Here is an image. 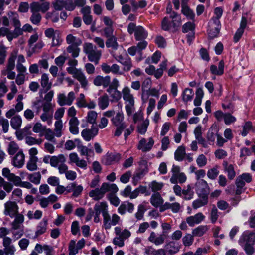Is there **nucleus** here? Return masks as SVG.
I'll list each match as a JSON object with an SVG mask.
<instances>
[{
	"mask_svg": "<svg viewBox=\"0 0 255 255\" xmlns=\"http://www.w3.org/2000/svg\"><path fill=\"white\" fill-rule=\"evenodd\" d=\"M151 205L155 208L160 207L164 204V200L160 194L157 192L153 194L150 199Z\"/></svg>",
	"mask_w": 255,
	"mask_h": 255,
	"instance_id": "obj_33",
	"label": "nucleus"
},
{
	"mask_svg": "<svg viewBox=\"0 0 255 255\" xmlns=\"http://www.w3.org/2000/svg\"><path fill=\"white\" fill-rule=\"evenodd\" d=\"M154 144V141L152 137L148 139V142L145 138H142L139 142L137 148L143 152L149 151Z\"/></svg>",
	"mask_w": 255,
	"mask_h": 255,
	"instance_id": "obj_19",
	"label": "nucleus"
},
{
	"mask_svg": "<svg viewBox=\"0 0 255 255\" xmlns=\"http://www.w3.org/2000/svg\"><path fill=\"white\" fill-rule=\"evenodd\" d=\"M167 255H173L180 250V246L178 243L174 241H170L165 246Z\"/></svg>",
	"mask_w": 255,
	"mask_h": 255,
	"instance_id": "obj_32",
	"label": "nucleus"
},
{
	"mask_svg": "<svg viewBox=\"0 0 255 255\" xmlns=\"http://www.w3.org/2000/svg\"><path fill=\"white\" fill-rule=\"evenodd\" d=\"M255 241V233L247 230L240 236L238 242L243 247L248 255H252L254 252V245Z\"/></svg>",
	"mask_w": 255,
	"mask_h": 255,
	"instance_id": "obj_2",
	"label": "nucleus"
},
{
	"mask_svg": "<svg viewBox=\"0 0 255 255\" xmlns=\"http://www.w3.org/2000/svg\"><path fill=\"white\" fill-rule=\"evenodd\" d=\"M182 208L181 205L178 202H165L160 207V211L163 212L166 210L170 209L173 213H177L180 212Z\"/></svg>",
	"mask_w": 255,
	"mask_h": 255,
	"instance_id": "obj_21",
	"label": "nucleus"
},
{
	"mask_svg": "<svg viewBox=\"0 0 255 255\" xmlns=\"http://www.w3.org/2000/svg\"><path fill=\"white\" fill-rule=\"evenodd\" d=\"M38 161V157L29 158L26 164V167L29 171H33L37 169V162Z\"/></svg>",
	"mask_w": 255,
	"mask_h": 255,
	"instance_id": "obj_56",
	"label": "nucleus"
},
{
	"mask_svg": "<svg viewBox=\"0 0 255 255\" xmlns=\"http://www.w3.org/2000/svg\"><path fill=\"white\" fill-rule=\"evenodd\" d=\"M211 73L215 75H222L224 72V62L221 60L219 62L218 66L211 65L210 66Z\"/></svg>",
	"mask_w": 255,
	"mask_h": 255,
	"instance_id": "obj_34",
	"label": "nucleus"
},
{
	"mask_svg": "<svg viewBox=\"0 0 255 255\" xmlns=\"http://www.w3.org/2000/svg\"><path fill=\"white\" fill-rule=\"evenodd\" d=\"M2 244L4 247V250L6 255H14L16 249L14 245L12 244V239L9 237H6L3 239Z\"/></svg>",
	"mask_w": 255,
	"mask_h": 255,
	"instance_id": "obj_18",
	"label": "nucleus"
},
{
	"mask_svg": "<svg viewBox=\"0 0 255 255\" xmlns=\"http://www.w3.org/2000/svg\"><path fill=\"white\" fill-rule=\"evenodd\" d=\"M22 122L21 117L19 115H16L11 118L10 125L13 129L18 130L21 127Z\"/></svg>",
	"mask_w": 255,
	"mask_h": 255,
	"instance_id": "obj_50",
	"label": "nucleus"
},
{
	"mask_svg": "<svg viewBox=\"0 0 255 255\" xmlns=\"http://www.w3.org/2000/svg\"><path fill=\"white\" fill-rule=\"evenodd\" d=\"M24 154L22 150H20L12 157L11 163L14 167L20 168L24 165Z\"/></svg>",
	"mask_w": 255,
	"mask_h": 255,
	"instance_id": "obj_22",
	"label": "nucleus"
},
{
	"mask_svg": "<svg viewBox=\"0 0 255 255\" xmlns=\"http://www.w3.org/2000/svg\"><path fill=\"white\" fill-rule=\"evenodd\" d=\"M50 7V3L49 2H44L40 3L39 2H33L31 3L30 8L31 12H41L45 13L48 10Z\"/></svg>",
	"mask_w": 255,
	"mask_h": 255,
	"instance_id": "obj_16",
	"label": "nucleus"
},
{
	"mask_svg": "<svg viewBox=\"0 0 255 255\" xmlns=\"http://www.w3.org/2000/svg\"><path fill=\"white\" fill-rule=\"evenodd\" d=\"M18 206L15 202L8 201L4 204V214L11 218H14L18 214Z\"/></svg>",
	"mask_w": 255,
	"mask_h": 255,
	"instance_id": "obj_13",
	"label": "nucleus"
},
{
	"mask_svg": "<svg viewBox=\"0 0 255 255\" xmlns=\"http://www.w3.org/2000/svg\"><path fill=\"white\" fill-rule=\"evenodd\" d=\"M106 45L108 48H112L113 50H117L118 47V44L117 42V38L115 36H112L108 38L106 42Z\"/></svg>",
	"mask_w": 255,
	"mask_h": 255,
	"instance_id": "obj_59",
	"label": "nucleus"
},
{
	"mask_svg": "<svg viewBox=\"0 0 255 255\" xmlns=\"http://www.w3.org/2000/svg\"><path fill=\"white\" fill-rule=\"evenodd\" d=\"M69 124L70 132L73 134H77L79 133L78 125L79 124L77 118H71Z\"/></svg>",
	"mask_w": 255,
	"mask_h": 255,
	"instance_id": "obj_39",
	"label": "nucleus"
},
{
	"mask_svg": "<svg viewBox=\"0 0 255 255\" xmlns=\"http://www.w3.org/2000/svg\"><path fill=\"white\" fill-rule=\"evenodd\" d=\"M114 233L116 237L113 240V243L119 247L124 246V241L131 236V232L128 229L121 231L120 227L117 226L114 228Z\"/></svg>",
	"mask_w": 255,
	"mask_h": 255,
	"instance_id": "obj_7",
	"label": "nucleus"
},
{
	"mask_svg": "<svg viewBox=\"0 0 255 255\" xmlns=\"http://www.w3.org/2000/svg\"><path fill=\"white\" fill-rule=\"evenodd\" d=\"M79 46L76 45H69L67 47V52L71 53L72 57L76 58L78 57L80 51V49L79 48Z\"/></svg>",
	"mask_w": 255,
	"mask_h": 255,
	"instance_id": "obj_60",
	"label": "nucleus"
},
{
	"mask_svg": "<svg viewBox=\"0 0 255 255\" xmlns=\"http://www.w3.org/2000/svg\"><path fill=\"white\" fill-rule=\"evenodd\" d=\"M120 157L118 153H109L107 154L103 160L106 165H110L114 162L119 161Z\"/></svg>",
	"mask_w": 255,
	"mask_h": 255,
	"instance_id": "obj_41",
	"label": "nucleus"
},
{
	"mask_svg": "<svg viewBox=\"0 0 255 255\" xmlns=\"http://www.w3.org/2000/svg\"><path fill=\"white\" fill-rule=\"evenodd\" d=\"M74 77L80 83L82 88H85L87 86L88 81L84 73L81 69H79L74 76Z\"/></svg>",
	"mask_w": 255,
	"mask_h": 255,
	"instance_id": "obj_42",
	"label": "nucleus"
},
{
	"mask_svg": "<svg viewBox=\"0 0 255 255\" xmlns=\"http://www.w3.org/2000/svg\"><path fill=\"white\" fill-rule=\"evenodd\" d=\"M185 147L184 146H179L174 152V159L177 161H182L185 157Z\"/></svg>",
	"mask_w": 255,
	"mask_h": 255,
	"instance_id": "obj_45",
	"label": "nucleus"
},
{
	"mask_svg": "<svg viewBox=\"0 0 255 255\" xmlns=\"http://www.w3.org/2000/svg\"><path fill=\"white\" fill-rule=\"evenodd\" d=\"M172 176L170 181L172 184L184 183L187 180V177L184 173L181 172L180 166L173 164L171 169Z\"/></svg>",
	"mask_w": 255,
	"mask_h": 255,
	"instance_id": "obj_10",
	"label": "nucleus"
},
{
	"mask_svg": "<svg viewBox=\"0 0 255 255\" xmlns=\"http://www.w3.org/2000/svg\"><path fill=\"white\" fill-rule=\"evenodd\" d=\"M207 230L208 228L206 226H199L193 230L192 234L194 236L201 237L203 236Z\"/></svg>",
	"mask_w": 255,
	"mask_h": 255,
	"instance_id": "obj_62",
	"label": "nucleus"
},
{
	"mask_svg": "<svg viewBox=\"0 0 255 255\" xmlns=\"http://www.w3.org/2000/svg\"><path fill=\"white\" fill-rule=\"evenodd\" d=\"M205 216L199 212L194 216H191L186 218V222L190 227H193L196 224L200 223L204 219Z\"/></svg>",
	"mask_w": 255,
	"mask_h": 255,
	"instance_id": "obj_25",
	"label": "nucleus"
},
{
	"mask_svg": "<svg viewBox=\"0 0 255 255\" xmlns=\"http://www.w3.org/2000/svg\"><path fill=\"white\" fill-rule=\"evenodd\" d=\"M47 219L45 218H43V219L36 226L34 238H37L40 235H41L45 233L47 230Z\"/></svg>",
	"mask_w": 255,
	"mask_h": 255,
	"instance_id": "obj_31",
	"label": "nucleus"
},
{
	"mask_svg": "<svg viewBox=\"0 0 255 255\" xmlns=\"http://www.w3.org/2000/svg\"><path fill=\"white\" fill-rule=\"evenodd\" d=\"M247 24V19L245 16H243L241 18V21L240 24V27L236 31L234 36V41L235 42H237L241 38Z\"/></svg>",
	"mask_w": 255,
	"mask_h": 255,
	"instance_id": "obj_24",
	"label": "nucleus"
},
{
	"mask_svg": "<svg viewBox=\"0 0 255 255\" xmlns=\"http://www.w3.org/2000/svg\"><path fill=\"white\" fill-rule=\"evenodd\" d=\"M109 104V97L107 94H104L98 99V104L99 108L104 110L107 108Z\"/></svg>",
	"mask_w": 255,
	"mask_h": 255,
	"instance_id": "obj_48",
	"label": "nucleus"
},
{
	"mask_svg": "<svg viewBox=\"0 0 255 255\" xmlns=\"http://www.w3.org/2000/svg\"><path fill=\"white\" fill-rule=\"evenodd\" d=\"M54 93L53 90H51L47 93L44 96L43 101L41 100V106L53 108L51 101L53 98Z\"/></svg>",
	"mask_w": 255,
	"mask_h": 255,
	"instance_id": "obj_44",
	"label": "nucleus"
},
{
	"mask_svg": "<svg viewBox=\"0 0 255 255\" xmlns=\"http://www.w3.org/2000/svg\"><path fill=\"white\" fill-rule=\"evenodd\" d=\"M194 96V91L191 89L186 88L182 93V99L185 102L191 101Z\"/></svg>",
	"mask_w": 255,
	"mask_h": 255,
	"instance_id": "obj_58",
	"label": "nucleus"
},
{
	"mask_svg": "<svg viewBox=\"0 0 255 255\" xmlns=\"http://www.w3.org/2000/svg\"><path fill=\"white\" fill-rule=\"evenodd\" d=\"M220 29L221 24L220 20L215 19V22L210 21L208 29L209 36L212 39L217 37Z\"/></svg>",
	"mask_w": 255,
	"mask_h": 255,
	"instance_id": "obj_17",
	"label": "nucleus"
},
{
	"mask_svg": "<svg viewBox=\"0 0 255 255\" xmlns=\"http://www.w3.org/2000/svg\"><path fill=\"white\" fill-rule=\"evenodd\" d=\"M112 125L115 127L113 132L114 137H118L122 135L123 131L125 140H127L134 131V128L133 125H130L127 128V125L124 121V116L122 112H118L111 119Z\"/></svg>",
	"mask_w": 255,
	"mask_h": 255,
	"instance_id": "obj_1",
	"label": "nucleus"
},
{
	"mask_svg": "<svg viewBox=\"0 0 255 255\" xmlns=\"http://www.w3.org/2000/svg\"><path fill=\"white\" fill-rule=\"evenodd\" d=\"M196 192L198 196H203L208 198V195L210 193V188L207 182L201 179L197 181L195 184Z\"/></svg>",
	"mask_w": 255,
	"mask_h": 255,
	"instance_id": "obj_11",
	"label": "nucleus"
},
{
	"mask_svg": "<svg viewBox=\"0 0 255 255\" xmlns=\"http://www.w3.org/2000/svg\"><path fill=\"white\" fill-rule=\"evenodd\" d=\"M219 166L215 165L213 168L209 169L207 171V177L211 180H215L219 174Z\"/></svg>",
	"mask_w": 255,
	"mask_h": 255,
	"instance_id": "obj_55",
	"label": "nucleus"
},
{
	"mask_svg": "<svg viewBox=\"0 0 255 255\" xmlns=\"http://www.w3.org/2000/svg\"><path fill=\"white\" fill-rule=\"evenodd\" d=\"M83 51L87 55L89 61L93 62L95 65L98 64L102 52L97 49L96 46L91 43H85L83 45Z\"/></svg>",
	"mask_w": 255,
	"mask_h": 255,
	"instance_id": "obj_5",
	"label": "nucleus"
},
{
	"mask_svg": "<svg viewBox=\"0 0 255 255\" xmlns=\"http://www.w3.org/2000/svg\"><path fill=\"white\" fill-rule=\"evenodd\" d=\"M98 132V128L92 126L91 129H83L81 135L86 141H89L97 134Z\"/></svg>",
	"mask_w": 255,
	"mask_h": 255,
	"instance_id": "obj_29",
	"label": "nucleus"
},
{
	"mask_svg": "<svg viewBox=\"0 0 255 255\" xmlns=\"http://www.w3.org/2000/svg\"><path fill=\"white\" fill-rule=\"evenodd\" d=\"M75 99V95L73 91L69 92L67 96L64 93H60L58 95L57 103L61 106L64 105L70 106Z\"/></svg>",
	"mask_w": 255,
	"mask_h": 255,
	"instance_id": "obj_12",
	"label": "nucleus"
},
{
	"mask_svg": "<svg viewBox=\"0 0 255 255\" xmlns=\"http://www.w3.org/2000/svg\"><path fill=\"white\" fill-rule=\"evenodd\" d=\"M150 96L155 97L159 96V91L155 88L149 89L147 90H145L142 93V100L143 103L147 102V100Z\"/></svg>",
	"mask_w": 255,
	"mask_h": 255,
	"instance_id": "obj_36",
	"label": "nucleus"
},
{
	"mask_svg": "<svg viewBox=\"0 0 255 255\" xmlns=\"http://www.w3.org/2000/svg\"><path fill=\"white\" fill-rule=\"evenodd\" d=\"M125 56L120 55H114L115 59L119 63L122 64L124 71H128L131 70L132 66L131 60L130 57L124 52Z\"/></svg>",
	"mask_w": 255,
	"mask_h": 255,
	"instance_id": "obj_15",
	"label": "nucleus"
},
{
	"mask_svg": "<svg viewBox=\"0 0 255 255\" xmlns=\"http://www.w3.org/2000/svg\"><path fill=\"white\" fill-rule=\"evenodd\" d=\"M104 186L102 184L100 188H98L91 190L89 192V196L96 201L102 199L106 193Z\"/></svg>",
	"mask_w": 255,
	"mask_h": 255,
	"instance_id": "obj_30",
	"label": "nucleus"
},
{
	"mask_svg": "<svg viewBox=\"0 0 255 255\" xmlns=\"http://www.w3.org/2000/svg\"><path fill=\"white\" fill-rule=\"evenodd\" d=\"M223 166L224 171L227 173L228 179L230 180H233L236 175L234 165L224 160L223 162Z\"/></svg>",
	"mask_w": 255,
	"mask_h": 255,
	"instance_id": "obj_28",
	"label": "nucleus"
},
{
	"mask_svg": "<svg viewBox=\"0 0 255 255\" xmlns=\"http://www.w3.org/2000/svg\"><path fill=\"white\" fill-rule=\"evenodd\" d=\"M66 41L69 45L80 46L82 44V41L79 38L74 36L71 34L67 35Z\"/></svg>",
	"mask_w": 255,
	"mask_h": 255,
	"instance_id": "obj_49",
	"label": "nucleus"
},
{
	"mask_svg": "<svg viewBox=\"0 0 255 255\" xmlns=\"http://www.w3.org/2000/svg\"><path fill=\"white\" fill-rule=\"evenodd\" d=\"M78 150L81 156H85L87 161L90 159L91 156H94V151L89 149L87 147L84 145H79L78 146Z\"/></svg>",
	"mask_w": 255,
	"mask_h": 255,
	"instance_id": "obj_40",
	"label": "nucleus"
},
{
	"mask_svg": "<svg viewBox=\"0 0 255 255\" xmlns=\"http://www.w3.org/2000/svg\"><path fill=\"white\" fill-rule=\"evenodd\" d=\"M94 210L99 213H102V216L108 212V205L105 202H101L96 203L94 207Z\"/></svg>",
	"mask_w": 255,
	"mask_h": 255,
	"instance_id": "obj_43",
	"label": "nucleus"
},
{
	"mask_svg": "<svg viewBox=\"0 0 255 255\" xmlns=\"http://www.w3.org/2000/svg\"><path fill=\"white\" fill-rule=\"evenodd\" d=\"M217 133V131L216 129H213L211 128L207 134V139L209 142L210 144H213L215 141V137Z\"/></svg>",
	"mask_w": 255,
	"mask_h": 255,
	"instance_id": "obj_61",
	"label": "nucleus"
},
{
	"mask_svg": "<svg viewBox=\"0 0 255 255\" xmlns=\"http://www.w3.org/2000/svg\"><path fill=\"white\" fill-rule=\"evenodd\" d=\"M42 135L44 136L46 140L50 141L54 143H56V141L54 135L53 131L50 128H46L42 134H41V136Z\"/></svg>",
	"mask_w": 255,
	"mask_h": 255,
	"instance_id": "obj_54",
	"label": "nucleus"
},
{
	"mask_svg": "<svg viewBox=\"0 0 255 255\" xmlns=\"http://www.w3.org/2000/svg\"><path fill=\"white\" fill-rule=\"evenodd\" d=\"M103 218V228L105 230H109L112 226H116L122 223L121 217L116 213L111 215L108 212L105 214Z\"/></svg>",
	"mask_w": 255,
	"mask_h": 255,
	"instance_id": "obj_9",
	"label": "nucleus"
},
{
	"mask_svg": "<svg viewBox=\"0 0 255 255\" xmlns=\"http://www.w3.org/2000/svg\"><path fill=\"white\" fill-rule=\"evenodd\" d=\"M122 93L123 94V98L126 103H129L134 102V97L132 94L130 93V90L128 87H124Z\"/></svg>",
	"mask_w": 255,
	"mask_h": 255,
	"instance_id": "obj_38",
	"label": "nucleus"
},
{
	"mask_svg": "<svg viewBox=\"0 0 255 255\" xmlns=\"http://www.w3.org/2000/svg\"><path fill=\"white\" fill-rule=\"evenodd\" d=\"M9 20L12 22L13 26L14 27L12 32L9 35V37H12L15 33H17L20 32V27L21 23L19 20V16L16 12L10 11L7 13Z\"/></svg>",
	"mask_w": 255,
	"mask_h": 255,
	"instance_id": "obj_14",
	"label": "nucleus"
},
{
	"mask_svg": "<svg viewBox=\"0 0 255 255\" xmlns=\"http://www.w3.org/2000/svg\"><path fill=\"white\" fill-rule=\"evenodd\" d=\"M83 15V20L86 25H90L92 22V16L91 15V10L89 6H85L82 7L80 10Z\"/></svg>",
	"mask_w": 255,
	"mask_h": 255,
	"instance_id": "obj_26",
	"label": "nucleus"
},
{
	"mask_svg": "<svg viewBox=\"0 0 255 255\" xmlns=\"http://www.w3.org/2000/svg\"><path fill=\"white\" fill-rule=\"evenodd\" d=\"M181 25V18L180 15L173 12L169 16L165 17L161 23L162 29L164 31L172 30L176 31Z\"/></svg>",
	"mask_w": 255,
	"mask_h": 255,
	"instance_id": "obj_3",
	"label": "nucleus"
},
{
	"mask_svg": "<svg viewBox=\"0 0 255 255\" xmlns=\"http://www.w3.org/2000/svg\"><path fill=\"white\" fill-rule=\"evenodd\" d=\"M27 179L32 183L36 185H38L40 183L41 175L40 173L35 172L31 174L26 173Z\"/></svg>",
	"mask_w": 255,
	"mask_h": 255,
	"instance_id": "obj_53",
	"label": "nucleus"
},
{
	"mask_svg": "<svg viewBox=\"0 0 255 255\" xmlns=\"http://www.w3.org/2000/svg\"><path fill=\"white\" fill-rule=\"evenodd\" d=\"M93 83L97 86H102L104 88H107L110 83V77L109 76L103 77L98 75L94 79Z\"/></svg>",
	"mask_w": 255,
	"mask_h": 255,
	"instance_id": "obj_27",
	"label": "nucleus"
},
{
	"mask_svg": "<svg viewBox=\"0 0 255 255\" xmlns=\"http://www.w3.org/2000/svg\"><path fill=\"white\" fill-rule=\"evenodd\" d=\"M148 186L153 192H156L162 189L164 184L162 182H158L154 180L150 182Z\"/></svg>",
	"mask_w": 255,
	"mask_h": 255,
	"instance_id": "obj_64",
	"label": "nucleus"
},
{
	"mask_svg": "<svg viewBox=\"0 0 255 255\" xmlns=\"http://www.w3.org/2000/svg\"><path fill=\"white\" fill-rule=\"evenodd\" d=\"M41 100H36L32 102V107L36 110V114H39L42 108L43 113L40 115V119L43 122L47 121L48 124L51 123L53 117V108L41 106Z\"/></svg>",
	"mask_w": 255,
	"mask_h": 255,
	"instance_id": "obj_4",
	"label": "nucleus"
},
{
	"mask_svg": "<svg viewBox=\"0 0 255 255\" xmlns=\"http://www.w3.org/2000/svg\"><path fill=\"white\" fill-rule=\"evenodd\" d=\"M182 12L188 19H193L195 17V14L193 11L184 4L182 5Z\"/></svg>",
	"mask_w": 255,
	"mask_h": 255,
	"instance_id": "obj_63",
	"label": "nucleus"
},
{
	"mask_svg": "<svg viewBox=\"0 0 255 255\" xmlns=\"http://www.w3.org/2000/svg\"><path fill=\"white\" fill-rule=\"evenodd\" d=\"M166 236L164 234H156L155 232L152 231L148 238V241L155 245L159 246L163 244L165 240Z\"/></svg>",
	"mask_w": 255,
	"mask_h": 255,
	"instance_id": "obj_20",
	"label": "nucleus"
},
{
	"mask_svg": "<svg viewBox=\"0 0 255 255\" xmlns=\"http://www.w3.org/2000/svg\"><path fill=\"white\" fill-rule=\"evenodd\" d=\"M128 31L130 34L134 33L135 38L137 41L145 40L147 37V31L141 26H136L134 23H130L128 27Z\"/></svg>",
	"mask_w": 255,
	"mask_h": 255,
	"instance_id": "obj_8",
	"label": "nucleus"
},
{
	"mask_svg": "<svg viewBox=\"0 0 255 255\" xmlns=\"http://www.w3.org/2000/svg\"><path fill=\"white\" fill-rule=\"evenodd\" d=\"M15 219L11 223V230H18L20 228L21 224L24 220V216L21 214L16 215Z\"/></svg>",
	"mask_w": 255,
	"mask_h": 255,
	"instance_id": "obj_37",
	"label": "nucleus"
},
{
	"mask_svg": "<svg viewBox=\"0 0 255 255\" xmlns=\"http://www.w3.org/2000/svg\"><path fill=\"white\" fill-rule=\"evenodd\" d=\"M40 84L42 87L45 89L46 92L51 88L52 83L49 82L47 74L44 73L41 75Z\"/></svg>",
	"mask_w": 255,
	"mask_h": 255,
	"instance_id": "obj_47",
	"label": "nucleus"
},
{
	"mask_svg": "<svg viewBox=\"0 0 255 255\" xmlns=\"http://www.w3.org/2000/svg\"><path fill=\"white\" fill-rule=\"evenodd\" d=\"M20 150L18 144L14 141H11L7 145V151L10 155H14Z\"/></svg>",
	"mask_w": 255,
	"mask_h": 255,
	"instance_id": "obj_52",
	"label": "nucleus"
},
{
	"mask_svg": "<svg viewBox=\"0 0 255 255\" xmlns=\"http://www.w3.org/2000/svg\"><path fill=\"white\" fill-rule=\"evenodd\" d=\"M17 56V52H12L7 60V62L6 66V69L8 70H14L15 67V61Z\"/></svg>",
	"mask_w": 255,
	"mask_h": 255,
	"instance_id": "obj_51",
	"label": "nucleus"
},
{
	"mask_svg": "<svg viewBox=\"0 0 255 255\" xmlns=\"http://www.w3.org/2000/svg\"><path fill=\"white\" fill-rule=\"evenodd\" d=\"M133 191H132V188L130 185L127 186L125 189L121 191L120 194L124 197H129L131 199L136 198V197H133Z\"/></svg>",
	"mask_w": 255,
	"mask_h": 255,
	"instance_id": "obj_57",
	"label": "nucleus"
},
{
	"mask_svg": "<svg viewBox=\"0 0 255 255\" xmlns=\"http://www.w3.org/2000/svg\"><path fill=\"white\" fill-rule=\"evenodd\" d=\"M247 24V19L245 16H243L241 18V21L240 24V27L236 31L234 36V41L235 42H237L241 38Z\"/></svg>",
	"mask_w": 255,
	"mask_h": 255,
	"instance_id": "obj_23",
	"label": "nucleus"
},
{
	"mask_svg": "<svg viewBox=\"0 0 255 255\" xmlns=\"http://www.w3.org/2000/svg\"><path fill=\"white\" fill-rule=\"evenodd\" d=\"M2 175L9 181L13 182L15 186L26 188L27 189L32 188L33 186L32 184L29 182L21 181L20 177L11 173L8 168H4L2 169Z\"/></svg>",
	"mask_w": 255,
	"mask_h": 255,
	"instance_id": "obj_6",
	"label": "nucleus"
},
{
	"mask_svg": "<svg viewBox=\"0 0 255 255\" xmlns=\"http://www.w3.org/2000/svg\"><path fill=\"white\" fill-rule=\"evenodd\" d=\"M66 162V158L63 154L52 156L50 160V164L52 167H57L59 164Z\"/></svg>",
	"mask_w": 255,
	"mask_h": 255,
	"instance_id": "obj_35",
	"label": "nucleus"
},
{
	"mask_svg": "<svg viewBox=\"0 0 255 255\" xmlns=\"http://www.w3.org/2000/svg\"><path fill=\"white\" fill-rule=\"evenodd\" d=\"M199 198L193 201L192 202V207L194 209H197V208L203 207L207 204L208 202V198L203 196H198Z\"/></svg>",
	"mask_w": 255,
	"mask_h": 255,
	"instance_id": "obj_46",
	"label": "nucleus"
}]
</instances>
